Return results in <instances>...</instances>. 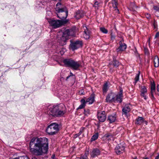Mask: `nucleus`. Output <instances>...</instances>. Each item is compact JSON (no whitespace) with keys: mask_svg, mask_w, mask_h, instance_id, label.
<instances>
[{"mask_svg":"<svg viewBox=\"0 0 159 159\" xmlns=\"http://www.w3.org/2000/svg\"><path fill=\"white\" fill-rule=\"evenodd\" d=\"M159 158V155L158 154V156H156L155 158V159H158Z\"/></svg>","mask_w":159,"mask_h":159,"instance_id":"45","label":"nucleus"},{"mask_svg":"<svg viewBox=\"0 0 159 159\" xmlns=\"http://www.w3.org/2000/svg\"><path fill=\"white\" fill-rule=\"evenodd\" d=\"M30 150L32 154L36 156L46 153L48 149V142L45 137L33 138L30 143Z\"/></svg>","mask_w":159,"mask_h":159,"instance_id":"1","label":"nucleus"},{"mask_svg":"<svg viewBox=\"0 0 159 159\" xmlns=\"http://www.w3.org/2000/svg\"><path fill=\"white\" fill-rule=\"evenodd\" d=\"M59 125L56 123L51 124L47 127L46 131L49 135L55 134L59 130Z\"/></svg>","mask_w":159,"mask_h":159,"instance_id":"5","label":"nucleus"},{"mask_svg":"<svg viewBox=\"0 0 159 159\" xmlns=\"http://www.w3.org/2000/svg\"><path fill=\"white\" fill-rule=\"evenodd\" d=\"M131 107V105L130 104H126L122 109L123 114L127 116L128 113L130 111Z\"/></svg>","mask_w":159,"mask_h":159,"instance_id":"17","label":"nucleus"},{"mask_svg":"<svg viewBox=\"0 0 159 159\" xmlns=\"http://www.w3.org/2000/svg\"><path fill=\"white\" fill-rule=\"evenodd\" d=\"M56 117L63 116L66 112L65 107L63 104L57 105Z\"/></svg>","mask_w":159,"mask_h":159,"instance_id":"7","label":"nucleus"},{"mask_svg":"<svg viewBox=\"0 0 159 159\" xmlns=\"http://www.w3.org/2000/svg\"><path fill=\"white\" fill-rule=\"evenodd\" d=\"M115 95L113 93H109L107 96L106 99V102H115Z\"/></svg>","mask_w":159,"mask_h":159,"instance_id":"15","label":"nucleus"},{"mask_svg":"<svg viewBox=\"0 0 159 159\" xmlns=\"http://www.w3.org/2000/svg\"><path fill=\"white\" fill-rule=\"evenodd\" d=\"M113 5H118L117 0H113Z\"/></svg>","mask_w":159,"mask_h":159,"instance_id":"38","label":"nucleus"},{"mask_svg":"<svg viewBox=\"0 0 159 159\" xmlns=\"http://www.w3.org/2000/svg\"><path fill=\"white\" fill-rule=\"evenodd\" d=\"M123 97V90L122 88H120L118 93L115 96V102L116 101L119 103L121 102Z\"/></svg>","mask_w":159,"mask_h":159,"instance_id":"13","label":"nucleus"},{"mask_svg":"<svg viewBox=\"0 0 159 159\" xmlns=\"http://www.w3.org/2000/svg\"><path fill=\"white\" fill-rule=\"evenodd\" d=\"M112 63L113 66L116 67H118L120 64L119 61L114 58H113Z\"/></svg>","mask_w":159,"mask_h":159,"instance_id":"28","label":"nucleus"},{"mask_svg":"<svg viewBox=\"0 0 159 159\" xmlns=\"http://www.w3.org/2000/svg\"><path fill=\"white\" fill-rule=\"evenodd\" d=\"M140 95L145 100H146L148 98L147 90L146 87L144 86L141 87Z\"/></svg>","mask_w":159,"mask_h":159,"instance_id":"12","label":"nucleus"},{"mask_svg":"<svg viewBox=\"0 0 159 159\" xmlns=\"http://www.w3.org/2000/svg\"><path fill=\"white\" fill-rule=\"evenodd\" d=\"M108 89V85L107 83L106 82L104 84L102 87V91L103 95H105L106 94Z\"/></svg>","mask_w":159,"mask_h":159,"instance_id":"25","label":"nucleus"},{"mask_svg":"<svg viewBox=\"0 0 159 159\" xmlns=\"http://www.w3.org/2000/svg\"><path fill=\"white\" fill-rule=\"evenodd\" d=\"M48 21L51 26L53 28L56 29L60 27L63 24L66 23L67 20H62L50 19L48 20Z\"/></svg>","mask_w":159,"mask_h":159,"instance_id":"6","label":"nucleus"},{"mask_svg":"<svg viewBox=\"0 0 159 159\" xmlns=\"http://www.w3.org/2000/svg\"><path fill=\"white\" fill-rule=\"evenodd\" d=\"M100 154V151L99 149L97 148L93 149L92 152L90 153L91 156L93 158H94L99 155Z\"/></svg>","mask_w":159,"mask_h":159,"instance_id":"19","label":"nucleus"},{"mask_svg":"<svg viewBox=\"0 0 159 159\" xmlns=\"http://www.w3.org/2000/svg\"><path fill=\"white\" fill-rule=\"evenodd\" d=\"M116 134H107L105 135V137L107 138H109V139H111L113 137L116 135Z\"/></svg>","mask_w":159,"mask_h":159,"instance_id":"32","label":"nucleus"},{"mask_svg":"<svg viewBox=\"0 0 159 159\" xmlns=\"http://www.w3.org/2000/svg\"><path fill=\"white\" fill-rule=\"evenodd\" d=\"M57 107V105H54L48 107L47 111V114L49 116L56 117Z\"/></svg>","mask_w":159,"mask_h":159,"instance_id":"9","label":"nucleus"},{"mask_svg":"<svg viewBox=\"0 0 159 159\" xmlns=\"http://www.w3.org/2000/svg\"><path fill=\"white\" fill-rule=\"evenodd\" d=\"M80 102L81 104L79 106V107L77 108V110H78L79 109H82L86 106V102L84 99H82L81 100Z\"/></svg>","mask_w":159,"mask_h":159,"instance_id":"24","label":"nucleus"},{"mask_svg":"<svg viewBox=\"0 0 159 159\" xmlns=\"http://www.w3.org/2000/svg\"><path fill=\"white\" fill-rule=\"evenodd\" d=\"M136 7L134 3H131L130 5V10H135V8Z\"/></svg>","mask_w":159,"mask_h":159,"instance_id":"35","label":"nucleus"},{"mask_svg":"<svg viewBox=\"0 0 159 159\" xmlns=\"http://www.w3.org/2000/svg\"><path fill=\"white\" fill-rule=\"evenodd\" d=\"M84 116H88L90 114V110L88 108H85L84 109Z\"/></svg>","mask_w":159,"mask_h":159,"instance_id":"29","label":"nucleus"},{"mask_svg":"<svg viewBox=\"0 0 159 159\" xmlns=\"http://www.w3.org/2000/svg\"><path fill=\"white\" fill-rule=\"evenodd\" d=\"M100 4V3L96 1L95 2L93 6L97 8V9H98V7H99Z\"/></svg>","mask_w":159,"mask_h":159,"instance_id":"34","label":"nucleus"},{"mask_svg":"<svg viewBox=\"0 0 159 159\" xmlns=\"http://www.w3.org/2000/svg\"><path fill=\"white\" fill-rule=\"evenodd\" d=\"M133 159H138L137 158V157H135Z\"/></svg>","mask_w":159,"mask_h":159,"instance_id":"51","label":"nucleus"},{"mask_svg":"<svg viewBox=\"0 0 159 159\" xmlns=\"http://www.w3.org/2000/svg\"><path fill=\"white\" fill-rule=\"evenodd\" d=\"M119 46L117 49V52H119L125 51L126 48L127 46L126 44L124 43V40L122 39L119 42Z\"/></svg>","mask_w":159,"mask_h":159,"instance_id":"11","label":"nucleus"},{"mask_svg":"<svg viewBox=\"0 0 159 159\" xmlns=\"http://www.w3.org/2000/svg\"><path fill=\"white\" fill-rule=\"evenodd\" d=\"M140 73V72H139V73L136 74V75L134 79L135 84L137 83V82L139 80Z\"/></svg>","mask_w":159,"mask_h":159,"instance_id":"31","label":"nucleus"},{"mask_svg":"<svg viewBox=\"0 0 159 159\" xmlns=\"http://www.w3.org/2000/svg\"><path fill=\"white\" fill-rule=\"evenodd\" d=\"M82 133V131H80V132L78 133V134H75L74 136V138H77Z\"/></svg>","mask_w":159,"mask_h":159,"instance_id":"37","label":"nucleus"},{"mask_svg":"<svg viewBox=\"0 0 159 159\" xmlns=\"http://www.w3.org/2000/svg\"><path fill=\"white\" fill-rule=\"evenodd\" d=\"M143 159H149V158L148 157H146L144 158Z\"/></svg>","mask_w":159,"mask_h":159,"instance_id":"49","label":"nucleus"},{"mask_svg":"<svg viewBox=\"0 0 159 159\" xmlns=\"http://www.w3.org/2000/svg\"><path fill=\"white\" fill-rule=\"evenodd\" d=\"M156 89L155 84L154 82H151V94L152 96V99H154L155 98L153 95V93L155 92Z\"/></svg>","mask_w":159,"mask_h":159,"instance_id":"20","label":"nucleus"},{"mask_svg":"<svg viewBox=\"0 0 159 159\" xmlns=\"http://www.w3.org/2000/svg\"><path fill=\"white\" fill-rule=\"evenodd\" d=\"M65 67H70L74 70H77L81 65L79 61H75L72 58H66L62 60Z\"/></svg>","mask_w":159,"mask_h":159,"instance_id":"3","label":"nucleus"},{"mask_svg":"<svg viewBox=\"0 0 159 159\" xmlns=\"http://www.w3.org/2000/svg\"><path fill=\"white\" fill-rule=\"evenodd\" d=\"M153 9L156 11L159 12V7L157 6H154Z\"/></svg>","mask_w":159,"mask_h":159,"instance_id":"39","label":"nucleus"},{"mask_svg":"<svg viewBox=\"0 0 159 159\" xmlns=\"http://www.w3.org/2000/svg\"><path fill=\"white\" fill-rule=\"evenodd\" d=\"M154 66L156 67H158L159 65V60L158 57L156 56L153 59Z\"/></svg>","mask_w":159,"mask_h":159,"instance_id":"26","label":"nucleus"},{"mask_svg":"<svg viewBox=\"0 0 159 159\" xmlns=\"http://www.w3.org/2000/svg\"><path fill=\"white\" fill-rule=\"evenodd\" d=\"M124 146L121 144H120L116 146L115 151L117 154H120L124 152Z\"/></svg>","mask_w":159,"mask_h":159,"instance_id":"16","label":"nucleus"},{"mask_svg":"<svg viewBox=\"0 0 159 159\" xmlns=\"http://www.w3.org/2000/svg\"><path fill=\"white\" fill-rule=\"evenodd\" d=\"M95 94L93 93H92L90 95V96L87 98L85 101L86 103H88L89 104H92L94 101Z\"/></svg>","mask_w":159,"mask_h":159,"instance_id":"21","label":"nucleus"},{"mask_svg":"<svg viewBox=\"0 0 159 159\" xmlns=\"http://www.w3.org/2000/svg\"><path fill=\"white\" fill-rule=\"evenodd\" d=\"M73 31L71 29H67L64 31L61 36L58 37L59 43L61 45L66 44V41L68 39L69 36L72 35L74 34Z\"/></svg>","mask_w":159,"mask_h":159,"instance_id":"4","label":"nucleus"},{"mask_svg":"<svg viewBox=\"0 0 159 159\" xmlns=\"http://www.w3.org/2000/svg\"><path fill=\"white\" fill-rule=\"evenodd\" d=\"M16 158V159H29L28 157L27 156H20Z\"/></svg>","mask_w":159,"mask_h":159,"instance_id":"36","label":"nucleus"},{"mask_svg":"<svg viewBox=\"0 0 159 159\" xmlns=\"http://www.w3.org/2000/svg\"><path fill=\"white\" fill-rule=\"evenodd\" d=\"M83 27L84 30L83 35L84 38L85 39H88L89 38L90 30L87 28V26L84 25H83Z\"/></svg>","mask_w":159,"mask_h":159,"instance_id":"14","label":"nucleus"},{"mask_svg":"<svg viewBox=\"0 0 159 159\" xmlns=\"http://www.w3.org/2000/svg\"><path fill=\"white\" fill-rule=\"evenodd\" d=\"M119 129L118 128L116 131V134H117L118 133V132L119 131Z\"/></svg>","mask_w":159,"mask_h":159,"instance_id":"47","label":"nucleus"},{"mask_svg":"<svg viewBox=\"0 0 159 159\" xmlns=\"http://www.w3.org/2000/svg\"><path fill=\"white\" fill-rule=\"evenodd\" d=\"M157 91L158 92H159V84H157Z\"/></svg>","mask_w":159,"mask_h":159,"instance_id":"44","label":"nucleus"},{"mask_svg":"<svg viewBox=\"0 0 159 159\" xmlns=\"http://www.w3.org/2000/svg\"><path fill=\"white\" fill-rule=\"evenodd\" d=\"M111 40H114L115 38V35H114L112 34V33H111Z\"/></svg>","mask_w":159,"mask_h":159,"instance_id":"41","label":"nucleus"},{"mask_svg":"<svg viewBox=\"0 0 159 159\" xmlns=\"http://www.w3.org/2000/svg\"><path fill=\"white\" fill-rule=\"evenodd\" d=\"M84 15V12L82 11L78 10L75 12V17L77 19L82 18Z\"/></svg>","mask_w":159,"mask_h":159,"instance_id":"18","label":"nucleus"},{"mask_svg":"<svg viewBox=\"0 0 159 159\" xmlns=\"http://www.w3.org/2000/svg\"><path fill=\"white\" fill-rule=\"evenodd\" d=\"M81 94H83L82 93H81Z\"/></svg>","mask_w":159,"mask_h":159,"instance_id":"53","label":"nucleus"},{"mask_svg":"<svg viewBox=\"0 0 159 159\" xmlns=\"http://www.w3.org/2000/svg\"><path fill=\"white\" fill-rule=\"evenodd\" d=\"M100 30L103 33L106 34L108 33L107 30L104 27H101L100 28Z\"/></svg>","mask_w":159,"mask_h":159,"instance_id":"33","label":"nucleus"},{"mask_svg":"<svg viewBox=\"0 0 159 159\" xmlns=\"http://www.w3.org/2000/svg\"><path fill=\"white\" fill-rule=\"evenodd\" d=\"M159 36V32H157L156 33V34L155 36V38H157Z\"/></svg>","mask_w":159,"mask_h":159,"instance_id":"43","label":"nucleus"},{"mask_svg":"<svg viewBox=\"0 0 159 159\" xmlns=\"http://www.w3.org/2000/svg\"><path fill=\"white\" fill-rule=\"evenodd\" d=\"M98 133H96L94 134L91 138V141H94L96 140L98 138Z\"/></svg>","mask_w":159,"mask_h":159,"instance_id":"30","label":"nucleus"},{"mask_svg":"<svg viewBox=\"0 0 159 159\" xmlns=\"http://www.w3.org/2000/svg\"><path fill=\"white\" fill-rule=\"evenodd\" d=\"M71 75H73V74L72 73H70V76H71Z\"/></svg>","mask_w":159,"mask_h":159,"instance_id":"50","label":"nucleus"},{"mask_svg":"<svg viewBox=\"0 0 159 159\" xmlns=\"http://www.w3.org/2000/svg\"><path fill=\"white\" fill-rule=\"evenodd\" d=\"M117 5H116V6L114 5V6H113V7L115 9V11H116V12H118V13H119V10L117 9Z\"/></svg>","mask_w":159,"mask_h":159,"instance_id":"40","label":"nucleus"},{"mask_svg":"<svg viewBox=\"0 0 159 159\" xmlns=\"http://www.w3.org/2000/svg\"><path fill=\"white\" fill-rule=\"evenodd\" d=\"M57 17L61 20L66 19L68 15V10L60 2H58L55 8Z\"/></svg>","mask_w":159,"mask_h":159,"instance_id":"2","label":"nucleus"},{"mask_svg":"<svg viewBox=\"0 0 159 159\" xmlns=\"http://www.w3.org/2000/svg\"><path fill=\"white\" fill-rule=\"evenodd\" d=\"M70 75L68 76H67L66 79V80H67L70 77Z\"/></svg>","mask_w":159,"mask_h":159,"instance_id":"46","label":"nucleus"},{"mask_svg":"<svg viewBox=\"0 0 159 159\" xmlns=\"http://www.w3.org/2000/svg\"><path fill=\"white\" fill-rule=\"evenodd\" d=\"M83 91V89H82V90H81V91L82 92Z\"/></svg>","mask_w":159,"mask_h":159,"instance_id":"52","label":"nucleus"},{"mask_svg":"<svg viewBox=\"0 0 159 159\" xmlns=\"http://www.w3.org/2000/svg\"><path fill=\"white\" fill-rule=\"evenodd\" d=\"M146 17L148 19H149L151 18V15L148 13H147L145 14Z\"/></svg>","mask_w":159,"mask_h":159,"instance_id":"42","label":"nucleus"},{"mask_svg":"<svg viewBox=\"0 0 159 159\" xmlns=\"http://www.w3.org/2000/svg\"><path fill=\"white\" fill-rule=\"evenodd\" d=\"M97 117L100 122H104L106 119V115L105 111H103L98 112Z\"/></svg>","mask_w":159,"mask_h":159,"instance_id":"10","label":"nucleus"},{"mask_svg":"<svg viewBox=\"0 0 159 159\" xmlns=\"http://www.w3.org/2000/svg\"><path fill=\"white\" fill-rule=\"evenodd\" d=\"M54 157H55V155H52V158H53Z\"/></svg>","mask_w":159,"mask_h":159,"instance_id":"48","label":"nucleus"},{"mask_svg":"<svg viewBox=\"0 0 159 159\" xmlns=\"http://www.w3.org/2000/svg\"><path fill=\"white\" fill-rule=\"evenodd\" d=\"M116 117L115 115H110L108 116L107 120L109 121L110 123H112L116 121Z\"/></svg>","mask_w":159,"mask_h":159,"instance_id":"23","label":"nucleus"},{"mask_svg":"<svg viewBox=\"0 0 159 159\" xmlns=\"http://www.w3.org/2000/svg\"><path fill=\"white\" fill-rule=\"evenodd\" d=\"M144 119L142 117H138L136 119L135 124L138 125H141L144 122Z\"/></svg>","mask_w":159,"mask_h":159,"instance_id":"22","label":"nucleus"},{"mask_svg":"<svg viewBox=\"0 0 159 159\" xmlns=\"http://www.w3.org/2000/svg\"><path fill=\"white\" fill-rule=\"evenodd\" d=\"M89 155V152L86 151L85 152L84 155H82L79 158V159H88V156Z\"/></svg>","mask_w":159,"mask_h":159,"instance_id":"27","label":"nucleus"},{"mask_svg":"<svg viewBox=\"0 0 159 159\" xmlns=\"http://www.w3.org/2000/svg\"><path fill=\"white\" fill-rule=\"evenodd\" d=\"M82 43L81 41L77 40L75 41L72 42L70 44V47L72 51H74L82 47Z\"/></svg>","mask_w":159,"mask_h":159,"instance_id":"8","label":"nucleus"}]
</instances>
